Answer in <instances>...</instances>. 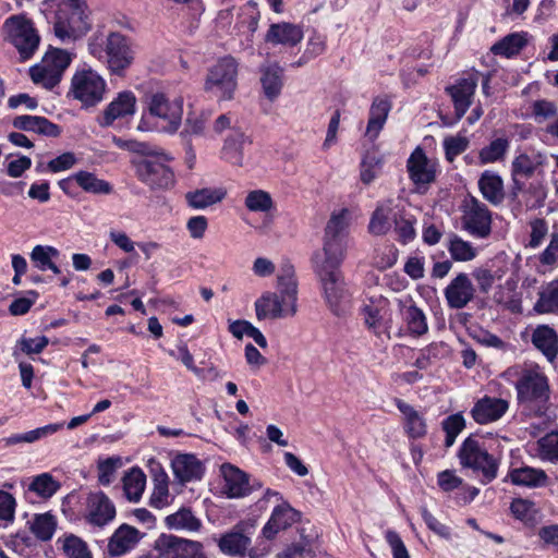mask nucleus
Returning a JSON list of instances; mask_svg holds the SVG:
<instances>
[{"instance_id": "12", "label": "nucleus", "mask_w": 558, "mask_h": 558, "mask_svg": "<svg viewBox=\"0 0 558 558\" xmlns=\"http://www.w3.org/2000/svg\"><path fill=\"white\" fill-rule=\"evenodd\" d=\"M461 222L462 228L474 238L486 239L492 232V213L475 197L465 202Z\"/></svg>"}, {"instance_id": "17", "label": "nucleus", "mask_w": 558, "mask_h": 558, "mask_svg": "<svg viewBox=\"0 0 558 558\" xmlns=\"http://www.w3.org/2000/svg\"><path fill=\"white\" fill-rule=\"evenodd\" d=\"M245 522H240L233 529L222 534L218 539L221 553L230 556H244L251 547V529Z\"/></svg>"}, {"instance_id": "39", "label": "nucleus", "mask_w": 558, "mask_h": 558, "mask_svg": "<svg viewBox=\"0 0 558 558\" xmlns=\"http://www.w3.org/2000/svg\"><path fill=\"white\" fill-rule=\"evenodd\" d=\"M534 311L538 314L558 313V278L542 286Z\"/></svg>"}, {"instance_id": "4", "label": "nucleus", "mask_w": 558, "mask_h": 558, "mask_svg": "<svg viewBox=\"0 0 558 558\" xmlns=\"http://www.w3.org/2000/svg\"><path fill=\"white\" fill-rule=\"evenodd\" d=\"M238 87V62L233 57H223L208 69L204 89L219 100L233 98Z\"/></svg>"}, {"instance_id": "62", "label": "nucleus", "mask_w": 558, "mask_h": 558, "mask_svg": "<svg viewBox=\"0 0 558 558\" xmlns=\"http://www.w3.org/2000/svg\"><path fill=\"white\" fill-rule=\"evenodd\" d=\"M385 538L391 548L393 558H410L403 541L396 531L388 530L385 534Z\"/></svg>"}, {"instance_id": "41", "label": "nucleus", "mask_w": 558, "mask_h": 558, "mask_svg": "<svg viewBox=\"0 0 558 558\" xmlns=\"http://www.w3.org/2000/svg\"><path fill=\"white\" fill-rule=\"evenodd\" d=\"M63 423L48 424L24 434H15L3 439L5 446H14L21 442H34L44 437L52 435L63 428Z\"/></svg>"}, {"instance_id": "38", "label": "nucleus", "mask_w": 558, "mask_h": 558, "mask_svg": "<svg viewBox=\"0 0 558 558\" xmlns=\"http://www.w3.org/2000/svg\"><path fill=\"white\" fill-rule=\"evenodd\" d=\"M74 179L77 186L94 195H108L113 190L108 181L97 178L94 172L81 170L74 173Z\"/></svg>"}, {"instance_id": "59", "label": "nucleus", "mask_w": 558, "mask_h": 558, "mask_svg": "<svg viewBox=\"0 0 558 558\" xmlns=\"http://www.w3.org/2000/svg\"><path fill=\"white\" fill-rule=\"evenodd\" d=\"M121 464L120 458H107L98 463V481L101 485L107 486L112 482L113 475Z\"/></svg>"}, {"instance_id": "34", "label": "nucleus", "mask_w": 558, "mask_h": 558, "mask_svg": "<svg viewBox=\"0 0 558 558\" xmlns=\"http://www.w3.org/2000/svg\"><path fill=\"white\" fill-rule=\"evenodd\" d=\"M533 344L553 362L558 354V336L556 331L547 326H538L532 335Z\"/></svg>"}, {"instance_id": "5", "label": "nucleus", "mask_w": 558, "mask_h": 558, "mask_svg": "<svg viewBox=\"0 0 558 558\" xmlns=\"http://www.w3.org/2000/svg\"><path fill=\"white\" fill-rule=\"evenodd\" d=\"M519 402L543 415L549 399L547 377L537 371H525L515 384Z\"/></svg>"}, {"instance_id": "57", "label": "nucleus", "mask_w": 558, "mask_h": 558, "mask_svg": "<svg viewBox=\"0 0 558 558\" xmlns=\"http://www.w3.org/2000/svg\"><path fill=\"white\" fill-rule=\"evenodd\" d=\"M542 459L558 461V433H550L538 440Z\"/></svg>"}, {"instance_id": "49", "label": "nucleus", "mask_w": 558, "mask_h": 558, "mask_svg": "<svg viewBox=\"0 0 558 558\" xmlns=\"http://www.w3.org/2000/svg\"><path fill=\"white\" fill-rule=\"evenodd\" d=\"M541 165H543L542 155L531 157L526 154H520L512 161L511 174L512 177L521 175L524 178H531Z\"/></svg>"}, {"instance_id": "60", "label": "nucleus", "mask_w": 558, "mask_h": 558, "mask_svg": "<svg viewBox=\"0 0 558 558\" xmlns=\"http://www.w3.org/2000/svg\"><path fill=\"white\" fill-rule=\"evenodd\" d=\"M113 142L116 145L122 149H126L131 153L138 155H151L156 153V146H153L146 142H140L136 140H122L119 137H114Z\"/></svg>"}, {"instance_id": "3", "label": "nucleus", "mask_w": 558, "mask_h": 558, "mask_svg": "<svg viewBox=\"0 0 558 558\" xmlns=\"http://www.w3.org/2000/svg\"><path fill=\"white\" fill-rule=\"evenodd\" d=\"M85 4L82 0H62L57 12L54 34L62 41L76 39L89 29Z\"/></svg>"}, {"instance_id": "64", "label": "nucleus", "mask_w": 558, "mask_h": 558, "mask_svg": "<svg viewBox=\"0 0 558 558\" xmlns=\"http://www.w3.org/2000/svg\"><path fill=\"white\" fill-rule=\"evenodd\" d=\"M539 262L546 266L558 264V233H553L550 242L539 256Z\"/></svg>"}, {"instance_id": "15", "label": "nucleus", "mask_w": 558, "mask_h": 558, "mask_svg": "<svg viewBox=\"0 0 558 558\" xmlns=\"http://www.w3.org/2000/svg\"><path fill=\"white\" fill-rule=\"evenodd\" d=\"M105 59L114 74H121L133 61L128 39L121 33L112 32L106 38Z\"/></svg>"}, {"instance_id": "24", "label": "nucleus", "mask_w": 558, "mask_h": 558, "mask_svg": "<svg viewBox=\"0 0 558 558\" xmlns=\"http://www.w3.org/2000/svg\"><path fill=\"white\" fill-rule=\"evenodd\" d=\"M256 316L262 319H278L294 316L290 313V305L276 292H266L255 302Z\"/></svg>"}, {"instance_id": "31", "label": "nucleus", "mask_w": 558, "mask_h": 558, "mask_svg": "<svg viewBox=\"0 0 558 558\" xmlns=\"http://www.w3.org/2000/svg\"><path fill=\"white\" fill-rule=\"evenodd\" d=\"M390 109L391 102L387 98L376 97L373 100L369 108V119L365 132V135L371 141H374L378 137L386 123Z\"/></svg>"}, {"instance_id": "30", "label": "nucleus", "mask_w": 558, "mask_h": 558, "mask_svg": "<svg viewBox=\"0 0 558 558\" xmlns=\"http://www.w3.org/2000/svg\"><path fill=\"white\" fill-rule=\"evenodd\" d=\"M278 295L290 305V313H296L298 283L292 265H283L277 279Z\"/></svg>"}, {"instance_id": "32", "label": "nucleus", "mask_w": 558, "mask_h": 558, "mask_svg": "<svg viewBox=\"0 0 558 558\" xmlns=\"http://www.w3.org/2000/svg\"><path fill=\"white\" fill-rule=\"evenodd\" d=\"M478 189L492 205H499L505 198L502 179L493 171L486 170L482 173L478 179Z\"/></svg>"}, {"instance_id": "8", "label": "nucleus", "mask_w": 558, "mask_h": 558, "mask_svg": "<svg viewBox=\"0 0 558 558\" xmlns=\"http://www.w3.org/2000/svg\"><path fill=\"white\" fill-rule=\"evenodd\" d=\"M71 63L68 51L59 48L49 49L41 61L29 69V75L35 84H40L47 89L57 86L66 68Z\"/></svg>"}, {"instance_id": "11", "label": "nucleus", "mask_w": 558, "mask_h": 558, "mask_svg": "<svg viewBox=\"0 0 558 558\" xmlns=\"http://www.w3.org/2000/svg\"><path fill=\"white\" fill-rule=\"evenodd\" d=\"M106 90L104 78L93 70L77 72L72 77L71 92L73 97L84 107H94L99 104Z\"/></svg>"}, {"instance_id": "2", "label": "nucleus", "mask_w": 558, "mask_h": 558, "mask_svg": "<svg viewBox=\"0 0 558 558\" xmlns=\"http://www.w3.org/2000/svg\"><path fill=\"white\" fill-rule=\"evenodd\" d=\"M348 209L333 213L325 228L324 245L314 252L312 262H343L347 250Z\"/></svg>"}, {"instance_id": "18", "label": "nucleus", "mask_w": 558, "mask_h": 558, "mask_svg": "<svg viewBox=\"0 0 558 558\" xmlns=\"http://www.w3.org/2000/svg\"><path fill=\"white\" fill-rule=\"evenodd\" d=\"M475 287L465 272L458 274L446 287L444 294L452 310L465 307L475 296Z\"/></svg>"}, {"instance_id": "55", "label": "nucleus", "mask_w": 558, "mask_h": 558, "mask_svg": "<svg viewBox=\"0 0 558 558\" xmlns=\"http://www.w3.org/2000/svg\"><path fill=\"white\" fill-rule=\"evenodd\" d=\"M472 276L477 282L480 291L484 294H487L492 290L496 279L501 278V275H498L497 271H493L486 267H476L472 271Z\"/></svg>"}, {"instance_id": "48", "label": "nucleus", "mask_w": 558, "mask_h": 558, "mask_svg": "<svg viewBox=\"0 0 558 558\" xmlns=\"http://www.w3.org/2000/svg\"><path fill=\"white\" fill-rule=\"evenodd\" d=\"M244 205L252 213H268L275 207L271 195L264 190L250 191L245 196Z\"/></svg>"}, {"instance_id": "23", "label": "nucleus", "mask_w": 558, "mask_h": 558, "mask_svg": "<svg viewBox=\"0 0 558 558\" xmlns=\"http://www.w3.org/2000/svg\"><path fill=\"white\" fill-rule=\"evenodd\" d=\"M136 98L132 92H122L107 106L98 123L102 128L110 126L114 120L132 116L135 112Z\"/></svg>"}, {"instance_id": "9", "label": "nucleus", "mask_w": 558, "mask_h": 558, "mask_svg": "<svg viewBox=\"0 0 558 558\" xmlns=\"http://www.w3.org/2000/svg\"><path fill=\"white\" fill-rule=\"evenodd\" d=\"M458 457L462 466L482 474L483 483H489L497 477L498 461L473 436L463 441Z\"/></svg>"}, {"instance_id": "40", "label": "nucleus", "mask_w": 558, "mask_h": 558, "mask_svg": "<svg viewBox=\"0 0 558 558\" xmlns=\"http://www.w3.org/2000/svg\"><path fill=\"white\" fill-rule=\"evenodd\" d=\"M509 476L514 485L527 487L544 486L547 481V475L543 470L530 466L513 469Z\"/></svg>"}, {"instance_id": "20", "label": "nucleus", "mask_w": 558, "mask_h": 558, "mask_svg": "<svg viewBox=\"0 0 558 558\" xmlns=\"http://www.w3.org/2000/svg\"><path fill=\"white\" fill-rule=\"evenodd\" d=\"M221 473L225 478V493L231 498L244 497L253 489L262 487L256 481L251 484L248 475L232 464H222Z\"/></svg>"}, {"instance_id": "25", "label": "nucleus", "mask_w": 558, "mask_h": 558, "mask_svg": "<svg viewBox=\"0 0 558 558\" xmlns=\"http://www.w3.org/2000/svg\"><path fill=\"white\" fill-rule=\"evenodd\" d=\"M303 39L302 27L288 23H274L269 26L265 35V41L272 45H283L289 47L296 46Z\"/></svg>"}, {"instance_id": "46", "label": "nucleus", "mask_w": 558, "mask_h": 558, "mask_svg": "<svg viewBox=\"0 0 558 558\" xmlns=\"http://www.w3.org/2000/svg\"><path fill=\"white\" fill-rule=\"evenodd\" d=\"M246 137L242 133H233L229 135L222 148V157L232 165H243V147Z\"/></svg>"}, {"instance_id": "56", "label": "nucleus", "mask_w": 558, "mask_h": 558, "mask_svg": "<svg viewBox=\"0 0 558 558\" xmlns=\"http://www.w3.org/2000/svg\"><path fill=\"white\" fill-rule=\"evenodd\" d=\"M422 518L427 527L440 538L450 541L452 537L451 529L441 523L436 517H434L426 507L421 508Z\"/></svg>"}, {"instance_id": "16", "label": "nucleus", "mask_w": 558, "mask_h": 558, "mask_svg": "<svg viewBox=\"0 0 558 558\" xmlns=\"http://www.w3.org/2000/svg\"><path fill=\"white\" fill-rule=\"evenodd\" d=\"M117 510L111 499L101 490L92 492L86 498L85 520L97 527H104L116 518Z\"/></svg>"}, {"instance_id": "44", "label": "nucleus", "mask_w": 558, "mask_h": 558, "mask_svg": "<svg viewBox=\"0 0 558 558\" xmlns=\"http://www.w3.org/2000/svg\"><path fill=\"white\" fill-rule=\"evenodd\" d=\"M526 43L527 40L524 34L512 33L494 44L490 50L494 54H500L509 58L518 54Z\"/></svg>"}, {"instance_id": "36", "label": "nucleus", "mask_w": 558, "mask_h": 558, "mask_svg": "<svg viewBox=\"0 0 558 558\" xmlns=\"http://www.w3.org/2000/svg\"><path fill=\"white\" fill-rule=\"evenodd\" d=\"M260 71V83L264 94L269 100H274L280 95L282 89L283 70L277 63H271L264 65Z\"/></svg>"}, {"instance_id": "61", "label": "nucleus", "mask_w": 558, "mask_h": 558, "mask_svg": "<svg viewBox=\"0 0 558 558\" xmlns=\"http://www.w3.org/2000/svg\"><path fill=\"white\" fill-rule=\"evenodd\" d=\"M77 159L75 155L71 151H66L61 154L60 156L51 159L47 163V168L49 171L57 173L61 171L69 170L73 168V166L76 163Z\"/></svg>"}, {"instance_id": "7", "label": "nucleus", "mask_w": 558, "mask_h": 558, "mask_svg": "<svg viewBox=\"0 0 558 558\" xmlns=\"http://www.w3.org/2000/svg\"><path fill=\"white\" fill-rule=\"evenodd\" d=\"M144 158L135 162L138 179L151 189H167L173 184L174 174L166 165L172 158L156 147V153L142 155Z\"/></svg>"}, {"instance_id": "22", "label": "nucleus", "mask_w": 558, "mask_h": 558, "mask_svg": "<svg viewBox=\"0 0 558 558\" xmlns=\"http://www.w3.org/2000/svg\"><path fill=\"white\" fill-rule=\"evenodd\" d=\"M141 539V532L129 524L120 525L110 536L107 545L108 555L120 557L131 551Z\"/></svg>"}, {"instance_id": "47", "label": "nucleus", "mask_w": 558, "mask_h": 558, "mask_svg": "<svg viewBox=\"0 0 558 558\" xmlns=\"http://www.w3.org/2000/svg\"><path fill=\"white\" fill-rule=\"evenodd\" d=\"M56 527V518L51 513L46 512L35 515L31 525V531L38 539L47 542L52 538Z\"/></svg>"}, {"instance_id": "63", "label": "nucleus", "mask_w": 558, "mask_h": 558, "mask_svg": "<svg viewBox=\"0 0 558 558\" xmlns=\"http://www.w3.org/2000/svg\"><path fill=\"white\" fill-rule=\"evenodd\" d=\"M208 228V220L205 216H193L186 222L190 236L195 240L203 239Z\"/></svg>"}, {"instance_id": "54", "label": "nucleus", "mask_w": 558, "mask_h": 558, "mask_svg": "<svg viewBox=\"0 0 558 558\" xmlns=\"http://www.w3.org/2000/svg\"><path fill=\"white\" fill-rule=\"evenodd\" d=\"M469 140L462 135L447 136L444 140L446 159L452 162L457 156L464 153L469 147Z\"/></svg>"}, {"instance_id": "52", "label": "nucleus", "mask_w": 558, "mask_h": 558, "mask_svg": "<svg viewBox=\"0 0 558 558\" xmlns=\"http://www.w3.org/2000/svg\"><path fill=\"white\" fill-rule=\"evenodd\" d=\"M59 489V484L48 473L36 476L29 485V490L43 498L51 497Z\"/></svg>"}, {"instance_id": "19", "label": "nucleus", "mask_w": 558, "mask_h": 558, "mask_svg": "<svg viewBox=\"0 0 558 558\" xmlns=\"http://www.w3.org/2000/svg\"><path fill=\"white\" fill-rule=\"evenodd\" d=\"M409 178L417 186H426L436 179L435 165L429 161L425 151L416 147L407 161Z\"/></svg>"}, {"instance_id": "10", "label": "nucleus", "mask_w": 558, "mask_h": 558, "mask_svg": "<svg viewBox=\"0 0 558 558\" xmlns=\"http://www.w3.org/2000/svg\"><path fill=\"white\" fill-rule=\"evenodd\" d=\"M147 109L150 116L167 122L166 132L173 133L181 124L183 98L177 96L170 100L165 93L157 92L147 96Z\"/></svg>"}, {"instance_id": "33", "label": "nucleus", "mask_w": 558, "mask_h": 558, "mask_svg": "<svg viewBox=\"0 0 558 558\" xmlns=\"http://www.w3.org/2000/svg\"><path fill=\"white\" fill-rule=\"evenodd\" d=\"M226 194L222 187H204L187 192L185 201L191 208L199 210L220 203Z\"/></svg>"}, {"instance_id": "45", "label": "nucleus", "mask_w": 558, "mask_h": 558, "mask_svg": "<svg viewBox=\"0 0 558 558\" xmlns=\"http://www.w3.org/2000/svg\"><path fill=\"white\" fill-rule=\"evenodd\" d=\"M167 525L170 529L186 530L197 532L202 527V522L190 509L181 508L179 511L166 518Z\"/></svg>"}, {"instance_id": "1", "label": "nucleus", "mask_w": 558, "mask_h": 558, "mask_svg": "<svg viewBox=\"0 0 558 558\" xmlns=\"http://www.w3.org/2000/svg\"><path fill=\"white\" fill-rule=\"evenodd\" d=\"M342 262H312L313 270L318 277L325 302L330 312L344 316L350 310L352 293L340 271Z\"/></svg>"}, {"instance_id": "13", "label": "nucleus", "mask_w": 558, "mask_h": 558, "mask_svg": "<svg viewBox=\"0 0 558 558\" xmlns=\"http://www.w3.org/2000/svg\"><path fill=\"white\" fill-rule=\"evenodd\" d=\"M158 558H207L199 542L161 535L155 545Z\"/></svg>"}, {"instance_id": "37", "label": "nucleus", "mask_w": 558, "mask_h": 558, "mask_svg": "<svg viewBox=\"0 0 558 558\" xmlns=\"http://www.w3.org/2000/svg\"><path fill=\"white\" fill-rule=\"evenodd\" d=\"M392 201L388 199L380 203L376 209L374 210L371 221L368 225V230L374 235H384L386 234L391 227L390 220L393 218Z\"/></svg>"}, {"instance_id": "53", "label": "nucleus", "mask_w": 558, "mask_h": 558, "mask_svg": "<svg viewBox=\"0 0 558 558\" xmlns=\"http://www.w3.org/2000/svg\"><path fill=\"white\" fill-rule=\"evenodd\" d=\"M59 251L53 246L36 245L31 252V260L41 271L47 270V266L52 262V257H57Z\"/></svg>"}, {"instance_id": "28", "label": "nucleus", "mask_w": 558, "mask_h": 558, "mask_svg": "<svg viewBox=\"0 0 558 558\" xmlns=\"http://www.w3.org/2000/svg\"><path fill=\"white\" fill-rule=\"evenodd\" d=\"M15 129L34 132L40 135L57 137L60 134V128L45 117L39 116H19L12 121Z\"/></svg>"}, {"instance_id": "26", "label": "nucleus", "mask_w": 558, "mask_h": 558, "mask_svg": "<svg viewBox=\"0 0 558 558\" xmlns=\"http://www.w3.org/2000/svg\"><path fill=\"white\" fill-rule=\"evenodd\" d=\"M397 409L403 415V427L410 438H423L427 433L426 420L422 413L402 399L395 400Z\"/></svg>"}, {"instance_id": "50", "label": "nucleus", "mask_w": 558, "mask_h": 558, "mask_svg": "<svg viewBox=\"0 0 558 558\" xmlns=\"http://www.w3.org/2000/svg\"><path fill=\"white\" fill-rule=\"evenodd\" d=\"M508 148L509 142L507 138L500 137L492 141L489 145L480 150L478 158L481 163H493L504 159Z\"/></svg>"}, {"instance_id": "42", "label": "nucleus", "mask_w": 558, "mask_h": 558, "mask_svg": "<svg viewBox=\"0 0 558 558\" xmlns=\"http://www.w3.org/2000/svg\"><path fill=\"white\" fill-rule=\"evenodd\" d=\"M146 484V476L138 468L131 469L123 477V490L130 501H138Z\"/></svg>"}, {"instance_id": "14", "label": "nucleus", "mask_w": 558, "mask_h": 558, "mask_svg": "<svg viewBox=\"0 0 558 558\" xmlns=\"http://www.w3.org/2000/svg\"><path fill=\"white\" fill-rule=\"evenodd\" d=\"M480 76V72L469 73L466 76L458 78L452 85L445 88L452 100L457 120L462 119L470 109Z\"/></svg>"}, {"instance_id": "51", "label": "nucleus", "mask_w": 558, "mask_h": 558, "mask_svg": "<svg viewBox=\"0 0 558 558\" xmlns=\"http://www.w3.org/2000/svg\"><path fill=\"white\" fill-rule=\"evenodd\" d=\"M62 549L68 558H92L87 544L74 534L64 537Z\"/></svg>"}, {"instance_id": "6", "label": "nucleus", "mask_w": 558, "mask_h": 558, "mask_svg": "<svg viewBox=\"0 0 558 558\" xmlns=\"http://www.w3.org/2000/svg\"><path fill=\"white\" fill-rule=\"evenodd\" d=\"M5 38L16 48L21 60L33 57L37 50L40 37L31 20L16 14L8 17L3 24Z\"/></svg>"}, {"instance_id": "58", "label": "nucleus", "mask_w": 558, "mask_h": 558, "mask_svg": "<svg viewBox=\"0 0 558 558\" xmlns=\"http://www.w3.org/2000/svg\"><path fill=\"white\" fill-rule=\"evenodd\" d=\"M169 495L167 474L160 473L155 478V487L150 497V505L156 508H161L167 504Z\"/></svg>"}, {"instance_id": "43", "label": "nucleus", "mask_w": 558, "mask_h": 558, "mask_svg": "<svg viewBox=\"0 0 558 558\" xmlns=\"http://www.w3.org/2000/svg\"><path fill=\"white\" fill-rule=\"evenodd\" d=\"M447 248L454 262H471L477 256V248L457 234L449 236Z\"/></svg>"}, {"instance_id": "21", "label": "nucleus", "mask_w": 558, "mask_h": 558, "mask_svg": "<svg viewBox=\"0 0 558 558\" xmlns=\"http://www.w3.org/2000/svg\"><path fill=\"white\" fill-rule=\"evenodd\" d=\"M509 408L507 400L485 396L477 400L471 410V415L478 424H488L498 421Z\"/></svg>"}, {"instance_id": "35", "label": "nucleus", "mask_w": 558, "mask_h": 558, "mask_svg": "<svg viewBox=\"0 0 558 558\" xmlns=\"http://www.w3.org/2000/svg\"><path fill=\"white\" fill-rule=\"evenodd\" d=\"M400 313L411 336L421 337L428 331L426 316L415 304L407 305L401 303Z\"/></svg>"}, {"instance_id": "27", "label": "nucleus", "mask_w": 558, "mask_h": 558, "mask_svg": "<svg viewBox=\"0 0 558 558\" xmlns=\"http://www.w3.org/2000/svg\"><path fill=\"white\" fill-rule=\"evenodd\" d=\"M172 470L175 477L181 482L199 480L204 473V466L194 454L181 453L172 460Z\"/></svg>"}, {"instance_id": "29", "label": "nucleus", "mask_w": 558, "mask_h": 558, "mask_svg": "<svg viewBox=\"0 0 558 558\" xmlns=\"http://www.w3.org/2000/svg\"><path fill=\"white\" fill-rule=\"evenodd\" d=\"M298 517L299 513L289 505L277 506L263 529V535L268 539L274 538L279 531L291 526L298 520Z\"/></svg>"}]
</instances>
